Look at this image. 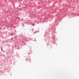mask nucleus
Instances as JSON below:
<instances>
[{
    "instance_id": "obj_1",
    "label": "nucleus",
    "mask_w": 79,
    "mask_h": 79,
    "mask_svg": "<svg viewBox=\"0 0 79 79\" xmlns=\"http://www.w3.org/2000/svg\"><path fill=\"white\" fill-rule=\"evenodd\" d=\"M33 26H34V24L33 25Z\"/></svg>"
}]
</instances>
